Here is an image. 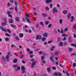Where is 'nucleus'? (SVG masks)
<instances>
[{"instance_id":"nucleus-36","label":"nucleus","mask_w":76,"mask_h":76,"mask_svg":"<svg viewBox=\"0 0 76 76\" xmlns=\"http://www.w3.org/2000/svg\"><path fill=\"white\" fill-rule=\"evenodd\" d=\"M61 39V38L60 37H58L57 38V42H59L60 40Z\"/></svg>"},{"instance_id":"nucleus-20","label":"nucleus","mask_w":76,"mask_h":76,"mask_svg":"<svg viewBox=\"0 0 76 76\" xmlns=\"http://www.w3.org/2000/svg\"><path fill=\"white\" fill-rule=\"evenodd\" d=\"M15 20L17 22H19V18L18 17H16L15 18Z\"/></svg>"},{"instance_id":"nucleus-15","label":"nucleus","mask_w":76,"mask_h":76,"mask_svg":"<svg viewBox=\"0 0 76 76\" xmlns=\"http://www.w3.org/2000/svg\"><path fill=\"white\" fill-rule=\"evenodd\" d=\"M11 26L12 28H16V25H13V24H11Z\"/></svg>"},{"instance_id":"nucleus-35","label":"nucleus","mask_w":76,"mask_h":76,"mask_svg":"<svg viewBox=\"0 0 76 76\" xmlns=\"http://www.w3.org/2000/svg\"><path fill=\"white\" fill-rule=\"evenodd\" d=\"M47 71L48 72H50V70H51V69H50V68L49 67H48L47 69Z\"/></svg>"},{"instance_id":"nucleus-5","label":"nucleus","mask_w":76,"mask_h":76,"mask_svg":"<svg viewBox=\"0 0 76 76\" xmlns=\"http://www.w3.org/2000/svg\"><path fill=\"white\" fill-rule=\"evenodd\" d=\"M41 36L40 35H37L36 39H41Z\"/></svg>"},{"instance_id":"nucleus-30","label":"nucleus","mask_w":76,"mask_h":76,"mask_svg":"<svg viewBox=\"0 0 76 76\" xmlns=\"http://www.w3.org/2000/svg\"><path fill=\"white\" fill-rule=\"evenodd\" d=\"M67 16L68 18L69 19V18H70V16H71V14H70V13H69L68 14Z\"/></svg>"},{"instance_id":"nucleus-16","label":"nucleus","mask_w":76,"mask_h":76,"mask_svg":"<svg viewBox=\"0 0 76 76\" xmlns=\"http://www.w3.org/2000/svg\"><path fill=\"white\" fill-rule=\"evenodd\" d=\"M9 22H10V23H13L14 21H13V20L11 19H10L9 20Z\"/></svg>"},{"instance_id":"nucleus-19","label":"nucleus","mask_w":76,"mask_h":76,"mask_svg":"<svg viewBox=\"0 0 76 76\" xmlns=\"http://www.w3.org/2000/svg\"><path fill=\"white\" fill-rule=\"evenodd\" d=\"M17 67V68L16 70V72H18V70H19L20 69V66H18Z\"/></svg>"},{"instance_id":"nucleus-1","label":"nucleus","mask_w":76,"mask_h":76,"mask_svg":"<svg viewBox=\"0 0 76 76\" xmlns=\"http://www.w3.org/2000/svg\"><path fill=\"white\" fill-rule=\"evenodd\" d=\"M14 3L15 5L16 6V7H15V10L16 12H18V8L17 7V5L18 4L17 2L16 1H14Z\"/></svg>"},{"instance_id":"nucleus-56","label":"nucleus","mask_w":76,"mask_h":76,"mask_svg":"<svg viewBox=\"0 0 76 76\" xmlns=\"http://www.w3.org/2000/svg\"><path fill=\"white\" fill-rule=\"evenodd\" d=\"M73 66H74V67H76V64L75 63H73Z\"/></svg>"},{"instance_id":"nucleus-42","label":"nucleus","mask_w":76,"mask_h":76,"mask_svg":"<svg viewBox=\"0 0 76 76\" xmlns=\"http://www.w3.org/2000/svg\"><path fill=\"white\" fill-rule=\"evenodd\" d=\"M7 31L8 32H9V33H11V31L9 29H7Z\"/></svg>"},{"instance_id":"nucleus-43","label":"nucleus","mask_w":76,"mask_h":76,"mask_svg":"<svg viewBox=\"0 0 76 76\" xmlns=\"http://www.w3.org/2000/svg\"><path fill=\"white\" fill-rule=\"evenodd\" d=\"M52 26V24H50L48 26V28H50Z\"/></svg>"},{"instance_id":"nucleus-48","label":"nucleus","mask_w":76,"mask_h":76,"mask_svg":"<svg viewBox=\"0 0 76 76\" xmlns=\"http://www.w3.org/2000/svg\"><path fill=\"white\" fill-rule=\"evenodd\" d=\"M52 69H53V70H56V67H55V66H53L52 67Z\"/></svg>"},{"instance_id":"nucleus-46","label":"nucleus","mask_w":76,"mask_h":76,"mask_svg":"<svg viewBox=\"0 0 76 76\" xmlns=\"http://www.w3.org/2000/svg\"><path fill=\"white\" fill-rule=\"evenodd\" d=\"M44 56H41V60L42 61L44 60Z\"/></svg>"},{"instance_id":"nucleus-6","label":"nucleus","mask_w":76,"mask_h":76,"mask_svg":"<svg viewBox=\"0 0 76 76\" xmlns=\"http://www.w3.org/2000/svg\"><path fill=\"white\" fill-rule=\"evenodd\" d=\"M7 14L8 15L9 17H11V18H12V15H10V12L7 11Z\"/></svg>"},{"instance_id":"nucleus-27","label":"nucleus","mask_w":76,"mask_h":76,"mask_svg":"<svg viewBox=\"0 0 76 76\" xmlns=\"http://www.w3.org/2000/svg\"><path fill=\"white\" fill-rule=\"evenodd\" d=\"M59 54V52L58 51H57L55 53V54L56 55V56H57Z\"/></svg>"},{"instance_id":"nucleus-17","label":"nucleus","mask_w":76,"mask_h":76,"mask_svg":"<svg viewBox=\"0 0 76 76\" xmlns=\"http://www.w3.org/2000/svg\"><path fill=\"white\" fill-rule=\"evenodd\" d=\"M71 20H70V22H73V19H74V17L73 16H72L71 17Z\"/></svg>"},{"instance_id":"nucleus-25","label":"nucleus","mask_w":76,"mask_h":76,"mask_svg":"<svg viewBox=\"0 0 76 76\" xmlns=\"http://www.w3.org/2000/svg\"><path fill=\"white\" fill-rule=\"evenodd\" d=\"M68 39L69 42H72V39L71 37H69Z\"/></svg>"},{"instance_id":"nucleus-44","label":"nucleus","mask_w":76,"mask_h":76,"mask_svg":"<svg viewBox=\"0 0 76 76\" xmlns=\"http://www.w3.org/2000/svg\"><path fill=\"white\" fill-rule=\"evenodd\" d=\"M65 31H68V28L66 27L64 29Z\"/></svg>"},{"instance_id":"nucleus-55","label":"nucleus","mask_w":76,"mask_h":76,"mask_svg":"<svg viewBox=\"0 0 76 76\" xmlns=\"http://www.w3.org/2000/svg\"><path fill=\"white\" fill-rule=\"evenodd\" d=\"M61 34H63V29H61Z\"/></svg>"},{"instance_id":"nucleus-2","label":"nucleus","mask_w":76,"mask_h":76,"mask_svg":"<svg viewBox=\"0 0 76 76\" xmlns=\"http://www.w3.org/2000/svg\"><path fill=\"white\" fill-rule=\"evenodd\" d=\"M26 18L27 20V21L28 23H30V20H29V19L28 18H29V14H27L26 15Z\"/></svg>"},{"instance_id":"nucleus-62","label":"nucleus","mask_w":76,"mask_h":76,"mask_svg":"<svg viewBox=\"0 0 76 76\" xmlns=\"http://www.w3.org/2000/svg\"><path fill=\"white\" fill-rule=\"evenodd\" d=\"M70 45H71V46H73V47H74V45H75V44L72 43V44H70Z\"/></svg>"},{"instance_id":"nucleus-64","label":"nucleus","mask_w":76,"mask_h":76,"mask_svg":"<svg viewBox=\"0 0 76 76\" xmlns=\"http://www.w3.org/2000/svg\"><path fill=\"white\" fill-rule=\"evenodd\" d=\"M74 35V37L75 38H76V34H73Z\"/></svg>"},{"instance_id":"nucleus-41","label":"nucleus","mask_w":76,"mask_h":76,"mask_svg":"<svg viewBox=\"0 0 76 76\" xmlns=\"http://www.w3.org/2000/svg\"><path fill=\"white\" fill-rule=\"evenodd\" d=\"M73 28L74 29H76V23L73 26Z\"/></svg>"},{"instance_id":"nucleus-29","label":"nucleus","mask_w":76,"mask_h":76,"mask_svg":"<svg viewBox=\"0 0 76 76\" xmlns=\"http://www.w3.org/2000/svg\"><path fill=\"white\" fill-rule=\"evenodd\" d=\"M20 38H22V37H23V34L22 33H20Z\"/></svg>"},{"instance_id":"nucleus-28","label":"nucleus","mask_w":76,"mask_h":76,"mask_svg":"<svg viewBox=\"0 0 76 76\" xmlns=\"http://www.w3.org/2000/svg\"><path fill=\"white\" fill-rule=\"evenodd\" d=\"M55 46L52 47L51 49V51H53L54 49L55 48Z\"/></svg>"},{"instance_id":"nucleus-24","label":"nucleus","mask_w":76,"mask_h":76,"mask_svg":"<svg viewBox=\"0 0 76 76\" xmlns=\"http://www.w3.org/2000/svg\"><path fill=\"white\" fill-rule=\"evenodd\" d=\"M59 45L60 47H62L63 45V42H60Z\"/></svg>"},{"instance_id":"nucleus-32","label":"nucleus","mask_w":76,"mask_h":76,"mask_svg":"<svg viewBox=\"0 0 76 76\" xmlns=\"http://www.w3.org/2000/svg\"><path fill=\"white\" fill-rule=\"evenodd\" d=\"M45 24L47 25L49 23V21H45Z\"/></svg>"},{"instance_id":"nucleus-31","label":"nucleus","mask_w":76,"mask_h":76,"mask_svg":"<svg viewBox=\"0 0 76 76\" xmlns=\"http://www.w3.org/2000/svg\"><path fill=\"white\" fill-rule=\"evenodd\" d=\"M59 23L60 24H61L62 23V22H63V20L61 19H60L59 21Z\"/></svg>"},{"instance_id":"nucleus-47","label":"nucleus","mask_w":76,"mask_h":76,"mask_svg":"<svg viewBox=\"0 0 76 76\" xmlns=\"http://www.w3.org/2000/svg\"><path fill=\"white\" fill-rule=\"evenodd\" d=\"M9 10H13V7H10L9 8Z\"/></svg>"},{"instance_id":"nucleus-52","label":"nucleus","mask_w":76,"mask_h":76,"mask_svg":"<svg viewBox=\"0 0 76 76\" xmlns=\"http://www.w3.org/2000/svg\"><path fill=\"white\" fill-rule=\"evenodd\" d=\"M71 56H76V54L73 53L72 54H71Z\"/></svg>"},{"instance_id":"nucleus-59","label":"nucleus","mask_w":76,"mask_h":76,"mask_svg":"<svg viewBox=\"0 0 76 76\" xmlns=\"http://www.w3.org/2000/svg\"><path fill=\"white\" fill-rule=\"evenodd\" d=\"M52 42V41H49L48 42V44H51V42Z\"/></svg>"},{"instance_id":"nucleus-51","label":"nucleus","mask_w":76,"mask_h":76,"mask_svg":"<svg viewBox=\"0 0 76 76\" xmlns=\"http://www.w3.org/2000/svg\"><path fill=\"white\" fill-rule=\"evenodd\" d=\"M10 2L11 3H13V0H10Z\"/></svg>"},{"instance_id":"nucleus-8","label":"nucleus","mask_w":76,"mask_h":76,"mask_svg":"<svg viewBox=\"0 0 76 76\" xmlns=\"http://www.w3.org/2000/svg\"><path fill=\"white\" fill-rule=\"evenodd\" d=\"M48 35V34L47 33H44V34H43V37H47Z\"/></svg>"},{"instance_id":"nucleus-60","label":"nucleus","mask_w":76,"mask_h":76,"mask_svg":"<svg viewBox=\"0 0 76 76\" xmlns=\"http://www.w3.org/2000/svg\"><path fill=\"white\" fill-rule=\"evenodd\" d=\"M5 35L6 36H10V35L9 34H8V33H6L5 34Z\"/></svg>"},{"instance_id":"nucleus-63","label":"nucleus","mask_w":76,"mask_h":76,"mask_svg":"<svg viewBox=\"0 0 76 76\" xmlns=\"http://www.w3.org/2000/svg\"><path fill=\"white\" fill-rule=\"evenodd\" d=\"M64 43L65 45H67V43L66 42H64Z\"/></svg>"},{"instance_id":"nucleus-11","label":"nucleus","mask_w":76,"mask_h":76,"mask_svg":"<svg viewBox=\"0 0 76 76\" xmlns=\"http://www.w3.org/2000/svg\"><path fill=\"white\" fill-rule=\"evenodd\" d=\"M1 61H3V62H6V59H5V58L4 57H2L1 58Z\"/></svg>"},{"instance_id":"nucleus-54","label":"nucleus","mask_w":76,"mask_h":76,"mask_svg":"<svg viewBox=\"0 0 76 76\" xmlns=\"http://www.w3.org/2000/svg\"><path fill=\"white\" fill-rule=\"evenodd\" d=\"M63 41H66V37H64V38L62 39Z\"/></svg>"},{"instance_id":"nucleus-3","label":"nucleus","mask_w":76,"mask_h":76,"mask_svg":"<svg viewBox=\"0 0 76 76\" xmlns=\"http://www.w3.org/2000/svg\"><path fill=\"white\" fill-rule=\"evenodd\" d=\"M21 69L22 71V73H25V67H24V66H21Z\"/></svg>"},{"instance_id":"nucleus-40","label":"nucleus","mask_w":76,"mask_h":76,"mask_svg":"<svg viewBox=\"0 0 76 76\" xmlns=\"http://www.w3.org/2000/svg\"><path fill=\"white\" fill-rule=\"evenodd\" d=\"M2 25L3 26H5V25H6V24L5 23H2Z\"/></svg>"},{"instance_id":"nucleus-49","label":"nucleus","mask_w":76,"mask_h":76,"mask_svg":"<svg viewBox=\"0 0 76 76\" xmlns=\"http://www.w3.org/2000/svg\"><path fill=\"white\" fill-rule=\"evenodd\" d=\"M3 19L5 22H7V19L6 18H3Z\"/></svg>"},{"instance_id":"nucleus-7","label":"nucleus","mask_w":76,"mask_h":76,"mask_svg":"<svg viewBox=\"0 0 76 76\" xmlns=\"http://www.w3.org/2000/svg\"><path fill=\"white\" fill-rule=\"evenodd\" d=\"M0 28L1 29L2 31H4V32H6L7 30L5 29L4 28H3L2 26H0Z\"/></svg>"},{"instance_id":"nucleus-58","label":"nucleus","mask_w":76,"mask_h":76,"mask_svg":"<svg viewBox=\"0 0 76 76\" xmlns=\"http://www.w3.org/2000/svg\"><path fill=\"white\" fill-rule=\"evenodd\" d=\"M7 5L8 7H10V3H8Z\"/></svg>"},{"instance_id":"nucleus-18","label":"nucleus","mask_w":76,"mask_h":76,"mask_svg":"<svg viewBox=\"0 0 76 76\" xmlns=\"http://www.w3.org/2000/svg\"><path fill=\"white\" fill-rule=\"evenodd\" d=\"M18 61V60L17 58L14 59L13 61V63H16Z\"/></svg>"},{"instance_id":"nucleus-39","label":"nucleus","mask_w":76,"mask_h":76,"mask_svg":"<svg viewBox=\"0 0 76 76\" xmlns=\"http://www.w3.org/2000/svg\"><path fill=\"white\" fill-rule=\"evenodd\" d=\"M39 24H37L36 25V28H38L39 27Z\"/></svg>"},{"instance_id":"nucleus-9","label":"nucleus","mask_w":76,"mask_h":76,"mask_svg":"<svg viewBox=\"0 0 76 76\" xmlns=\"http://www.w3.org/2000/svg\"><path fill=\"white\" fill-rule=\"evenodd\" d=\"M35 64H36V61H34L32 63L31 65V68H33L34 67V65H35Z\"/></svg>"},{"instance_id":"nucleus-26","label":"nucleus","mask_w":76,"mask_h":76,"mask_svg":"<svg viewBox=\"0 0 76 76\" xmlns=\"http://www.w3.org/2000/svg\"><path fill=\"white\" fill-rule=\"evenodd\" d=\"M42 39V40L43 41V42H44V41H45V40H46V38L43 37Z\"/></svg>"},{"instance_id":"nucleus-34","label":"nucleus","mask_w":76,"mask_h":76,"mask_svg":"<svg viewBox=\"0 0 76 76\" xmlns=\"http://www.w3.org/2000/svg\"><path fill=\"white\" fill-rule=\"evenodd\" d=\"M40 25L42 26H44V24H43V22H40Z\"/></svg>"},{"instance_id":"nucleus-14","label":"nucleus","mask_w":76,"mask_h":76,"mask_svg":"<svg viewBox=\"0 0 76 76\" xmlns=\"http://www.w3.org/2000/svg\"><path fill=\"white\" fill-rule=\"evenodd\" d=\"M53 13H55V12H58V11L56 10V8H54L53 10Z\"/></svg>"},{"instance_id":"nucleus-61","label":"nucleus","mask_w":76,"mask_h":76,"mask_svg":"<svg viewBox=\"0 0 76 76\" xmlns=\"http://www.w3.org/2000/svg\"><path fill=\"white\" fill-rule=\"evenodd\" d=\"M29 53L30 54H32L33 53V52H32V51H30L29 52Z\"/></svg>"},{"instance_id":"nucleus-53","label":"nucleus","mask_w":76,"mask_h":76,"mask_svg":"<svg viewBox=\"0 0 76 76\" xmlns=\"http://www.w3.org/2000/svg\"><path fill=\"white\" fill-rule=\"evenodd\" d=\"M42 62L43 64H45V61L44 60H42Z\"/></svg>"},{"instance_id":"nucleus-4","label":"nucleus","mask_w":76,"mask_h":76,"mask_svg":"<svg viewBox=\"0 0 76 76\" xmlns=\"http://www.w3.org/2000/svg\"><path fill=\"white\" fill-rule=\"evenodd\" d=\"M54 75L56 76H61V74L60 72H58V73L55 72L54 73Z\"/></svg>"},{"instance_id":"nucleus-22","label":"nucleus","mask_w":76,"mask_h":76,"mask_svg":"<svg viewBox=\"0 0 76 76\" xmlns=\"http://www.w3.org/2000/svg\"><path fill=\"white\" fill-rule=\"evenodd\" d=\"M41 15L42 16H43V17H46L47 16V15L45 13H42L41 14Z\"/></svg>"},{"instance_id":"nucleus-50","label":"nucleus","mask_w":76,"mask_h":76,"mask_svg":"<svg viewBox=\"0 0 76 76\" xmlns=\"http://www.w3.org/2000/svg\"><path fill=\"white\" fill-rule=\"evenodd\" d=\"M24 56V55H22V56L20 57V58H23V57Z\"/></svg>"},{"instance_id":"nucleus-38","label":"nucleus","mask_w":76,"mask_h":76,"mask_svg":"<svg viewBox=\"0 0 76 76\" xmlns=\"http://www.w3.org/2000/svg\"><path fill=\"white\" fill-rule=\"evenodd\" d=\"M9 39L7 37H6L5 39V40L6 41H9Z\"/></svg>"},{"instance_id":"nucleus-21","label":"nucleus","mask_w":76,"mask_h":76,"mask_svg":"<svg viewBox=\"0 0 76 76\" xmlns=\"http://www.w3.org/2000/svg\"><path fill=\"white\" fill-rule=\"evenodd\" d=\"M72 50H73V49H72V48H69V52L71 53V52L72 51Z\"/></svg>"},{"instance_id":"nucleus-57","label":"nucleus","mask_w":76,"mask_h":76,"mask_svg":"<svg viewBox=\"0 0 76 76\" xmlns=\"http://www.w3.org/2000/svg\"><path fill=\"white\" fill-rule=\"evenodd\" d=\"M53 6L52 5V4H50V9H51V8H52V7Z\"/></svg>"},{"instance_id":"nucleus-12","label":"nucleus","mask_w":76,"mask_h":76,"mask_svg":"<svg viewBox=\"0 0 76 76\" xmlns=\"http://www.w3.org/2000/svg\"><path fill=\"white\" fill-rule=\"evenodd\" d=\"M52 2V0H46V3L48 4L51 3Z\"/></svg>"},{"instance_id":"nucleus-37","label":"nucleus","mask_w":76,"mask_h":76,"mask_svg":"<svg viewBox=\"0 0 76 76\" xmlns=\"http://www.w3.org/2000/svg\"><path fill=\"white\" fill-rule=\"evenodd\" d=\"M15 39L17 40H19V37H18L17 36H16V37H15Z\"/></svg>"},{"instance_id":"nucleus-13","label":"nucleus","mask_w":76,"mask_h":76,"mask_svg":"<svg viewBox=\"0 0 76 76\" xmlns=\"http://www.w3.org/2000/svg\"><path fill=\"white\" fill-rule=\"evenodd\" d=\"M50 61H51L53 63H54V59H53V58L52 57V56H50Z\"/></svg>"},{"instance_id":"nucleus-33","label":"nucleus","mask_w":76,"mask_h":76,"mask_svg":"<svg viewBox=\"0 0 76 76\" xmlns=\"http://www.w3.org/2000/svg\"><path fill=\"white\" fill-rule=\"evenodd\" d=\"M45 10H47V11H48V10H49V8L48 7H45Z\"/></svg>"},{"instance_id":"nucleus-10","label":"nucleus","mask_w":76,"mask_h":76,"mask_svg":"<svg viewBox=\"0 0 76 76\" xmlns=\"http://www.w3.org/2000/svg\"><path fill=\"white\" fill-rule=\"evenodd\" d=\"M9 55H8L6 57V60L7 61H9Z\"/></svg>"},{"instance_id":"nucleus-45","label":"nucleus","mask_w":76,"mask_h":76,"mask_svg":"<svg viewBox=\"0 0 76 76\" xmlns=\"http://www.w3.org/2000/svg\"><path fill=\"white\" fill-rule=\"evenodd\" d=\"M12 66L13 67H16L18 66V65H12Z\"/></svg>"},{"instance_id":"nucleus-23","label":"nucleus","mask_w":76,"mask_h":76,"mask_svg":"<svg viewBox=\"0 0 76 76\" xmlns=\"http://www.w3.org/2000/svg\"><path fill=\"white\" fill-rule=\"evenodd\" d=\"M63 13H64V15H66V14L67 13V11L66 10H64L63 11Z\"/></svg>"}]
</instances>
